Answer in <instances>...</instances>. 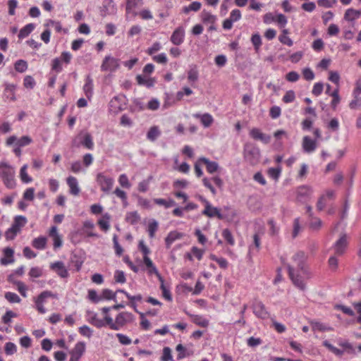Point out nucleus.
<instances>
[{
	"mask_svg": "<svg viewBox=\"0 0 361 361\" xmlns=\"http://www.w3.org/2000/svg\"><path fill=\"white\" fill-rule=\"evenodd\" d=\"M305 259V252H298L292 257L291 263L288 265L290 280L296 287L302 290H305V283L298 272L304 270Z\"/></svg>",
	"mask_w": 361,
	"mask_h": 361,
	"instance_id": "1",
	"label": "nucleus"
},
{
	"mask_svg": "<svg viewBox=\"0 0 361 361\" xmlns=\"http://www.w3.org/2000/svg\"><path fill=\"white\" fill-rule=\"evenodd\" d=\"M0 179L6 188L14 189L17 185L14 167L7 162H0Z\"/></svg>",
	"mask_w": 361,
	"mask_h": 361,
	"instance_id": "2",
	"label": "nucleus"
},
{
	"mask_svg": "<svg viewBox=\"0 0 361 361\" xmlns=\"http://www.w3.org/2000/svg\"><path fill=\"white\" fill-rule=\"evenodd\" d=\"M134 317L128 312H121L116 315L114 319L110 315H106L108 327L114 331H119L127 324L133 322Z\"/></svg>",
	"mask_w": 361,
	"mask_h": 361,
	"instance_id": "3",
	"label": "nucleus"
},
{
	"mask_svg": "<svg viewBox=\"0 0 361 361\" xmlns=\"http://www.w3.org/2000/svg\"><path fill=\"white\" fill-rule=\"evenodd\" d=\"M72 146L75 147H83L92 150L94 143L92 135L87 131H80L72 140Z\"/></svg>",
	"mask_w": 361,
	"mask_h": 361,
	"instance_id": "4",
	"label": "nucleus"
},
{
	"mask_svg": "<svg viewBox=\"0 0 361 361\" xmlns=\"http://www.w3.org/2000/svg\"><path fill=\"white\" fill-rule=\"evenodd\" d=\"M72 59V54L68 51L61 53L60 57L55 58L51 61V70L57 73H61L63 70V62L66 64L70 63Z\"/></svg>",
	"mask_w": 361,
	"mask_h": 361,
	"instance_id": "5",
	"label": "nucleus"
},
{
	"mask_svg": "<svg viewBox=\"0 0 361 361\" xmlns=\"http://www.w3.org/2000/svg\"><path fill=\"white\" fill-rule=\"evenodd\" d=\"M120 67V60L111 56H106L101 65V71L115 72Z\"/></svg>",
	"mask_w": 361,
	"mask_h": 361,
	"instance_id": "6",
	"label": "nucleus"
},
{
	"mask_svg": "<svg viewBox=\"0 0 361 361\" xmlns=\"http://www.w3.org/2000/svg\"><path fill=\"white\" fill-rule=\"evenodd\" d=\"M96 181L99 185L101 190L106 193L112 189L114 183L111 177L107 176L103 173H99L97 175Z\"/></svg>",
	"mask_w": 361,
	"mask_h": 361,
	"instance_id": "7",
	"label": "nucleus"
},
{
	"mask_svg": "<svg viewBox=\"0 0 361 361\" xmlns=\"http://www.w3.org/2000/svg\"><path fill=\"white\" fill-rule=\"evenodd\" d=\"M313 193V190L308 185H300L295 189L296 200L300 202L308 201Z\"/></svg>",
	"mask_w": 361,
	"mask_h": 361,
	"instance_id": "8",
	"label": "nucleus"
},
{
	"mask_svg": "<svg viewBox=\"0 0 361 361\" xmlns=\"http://www.w3.org/2000/svg\"><path fill=\"white\" fill-rule=\"evenodd\" d=\"M252 312L259 319H267L269 317V312L262 301L255 300L252 305Z\"/></svg>",
	"mask_w": 361,
	"mask_h": 361,
	"instance_id": "9",
	"label": "nucleus"
},
{
	"mask_svg": "<svg viewBox=\"0 0 361 361\" xmlns=\"http://www.w3.org/2000/svg\"><path fill=\"white\" fill-rule=\"evenodd\" d=\"M86 350V344L83 341H78L70 351V360L79 361Z\"/></svg>",
	"mask_w": 361,
	"mask_h": 361,
	"instance_id": "10",
	"label": "nucleus"
},
{
	"mask_svg": "<svg viewBox=\"0 0 361 361\" xmlns=\"http://www.w3.org/2000/svg\"><path fill=\"white\" fill-rule=\"evenodd\" d=\"M202 214L209 218L216 217L220 220H223L226 218V216H224L221 213L219 208L212 206L211 203L204 207V210L202 212Z\"/></svg>",
	"mask_w": 361,
	"mask_h": 361,
	"instance_id": "11",
	"label": "nucleus"
},
{
	"mask_svg": "<svg viewBox=\"0 0 361 361\" xmlns=\"http://www.w3.org/2000/svg\"><path fill=\"white\" fill-rule=\"evenodd\" d=\"M250 136L255 140H259L264 144H268L271 141V136L263 133L259 128H253L250 130Z\"/></svg>",
	"mask_w": 361,
	"mask_h": 361,
	"instance_id": "12",
	"label": "nucleus"
},
{
	"mask_svg": "<svg viewBox=\"0 0 361 361\" xmlns=\"http://www.w3.org/2000/svg\"><path fill=\"white\" fill-rule=\"evenodd\" d=\"M347 246V236L345 234H343L334 244L335 254L338 256H341L345 253Z\"/></svg>",
	"mask_w": 361,
	"mask_h": 361,
	"instance_id": "13",
	"label": "nucleus"
},
{
	"mask_svg": "<svg viewBox=\"0 0 361 361\" xmlns=\"http://www.w3.org/2000/svg\"><path fill=\"white\" fill-rule=\"evenodd\" d=\"M185 39V30L183 27H178L173 32L170 40L176 46L180 45Z\"/></svg>",
	"mask_w": 361,
	"mask_h": 361,
	"instance_id": "14",
	"label": "nucleus"
},
{
	"mask_svg": "<svg viewBox=\"0 0 361 361\" xmlns=\"http://www.w3.org/2000/svg\"><path fill=\"white\" fill-rule=\"evenodd\" d=\"M87 321L89 322V323L96 326L97 328L108 326L106 322V315L104 317V319H99L97 313L90 312Z\"/></svg>",
	"mask_w": 361,
	"mask_h": 361,
	"instance_id": "15",
	"label": "nucleus"
},
{
	"mask_svg": "<svg viewBox=\"0 0 361 361\" xmlns=\"http://www.w3.org/2000/svg\"><path fill=\"white\" fill-rule=\"evenodd\" d=\"M50 269L54 271L61 278H67L69 275L68 269L64 266L63 262L61 261L51 263Z\"/></svg>",
	"mask_w": 361,
	"mask_h": 361,
	"instance_id": "16",
	"label": "nucleus"
},
{
	"mask_svg": "<svg viewBox=\"0 0 361 361\" xmlns=\"http://www.w3.org/2000/svg\"><path fill=\"white\" fill-rule=\"evenodd\" d=\"M192 116L195 118L199 119L201 124L203 126L204 128L210 127L214 121L212 115H211L209 113H204V114L196 113V114H193Z\"/></svg>",
	"mask_w": 361,
	"mask_h": 361,
	"instance_id": "17",
	"label": "nucleus"
},
{
	"mask_svg": "<svg viewBox=\"0 0 361 361\" xmlns=\"http://www.w3.org/2000/svg\"><path fill=\"white\" fill-rule=\"evenodd\" d=\"M16 87L13 84H6L5 89L4 90L3 97L5 101L9 100L15 102L16 100Z\"/></svg>",
	"mask_w": 361,
	"mask_h": 361,
	"instance_id": "18",
	"label": "nucleus"
},
{
	"mask_svg": "<svg viewBox=\"0 0 361 361\" xmlns=\"http://www.w3.org/2000/svg\"><path fill=\"white\" fill-rule=\"evenodd\" d=\"M14 251L11 247H6L4 250V255L0 260V263L1 265L6 266L8 264H12L14 262Z\"/></svg>",
	"mask_w": 361,
	"mask_h": 361,
	"instance_id": "19",
	"label": "nucleus"
},
{
	"mask_svg": "<svg viewBox=\"0 0 361 361\" xmlns=\"http://www.w3.org/2000/svg\"><path fill=\"white\" fill-rule=\"evenodd\" d=\"M49 235L52 238L54 242V248L56 249L62 245V239L61 236L59 234L57 231L56 226H51L49 232Z\"/></svg>",
	"mask_w": 361,
	"mask_h": 361,
	"instance_id": "20",
	"label": "nucleus"
},
{
	"mask_svg": "<svg viewBox=\"0 0 361 361\" xmlns=\"http://www.w3.org/2000/svg\"><path fill=\"white\" fill-rule=\"evenodd\" d=\"M8 281L16 286L18 291L23 297H27V287L23 282L20 281H15L13 279V274H10L8 276Z\"/></svg>",
	"mask_w": 361,
	"mask_h": 361,
	"instance_id": "21",
	"label": "nucleus"
},
{
	"mask_svg": "<svg viewBox=\"0 0 361 361\" xmlns=\"http://www.w3.org/2000/svg\"><path fill=\"white\" fill-rule=\"evenodd\" d=\"M302 148L305 152H312L317 148V142L308 136H305L302 139Z\"/></svg>",
	"mask_w": 361,
	"mask_h": 361,
	"instance_id": "22",
	"label": "nucleus"
},
{
	"mask_svg": "<svg viewBox=\"0 0 361 361\" xmlns=\"http://www.w3.org/2000/svg\"><path fill=\"white\" fill-rule=\"evenodd\" d=\"M200 161H202V164L206 166L207 171L211 174L217 171L219 168L217 162L210 161L206 157H200Z\"/></svg>",
	"mask_w": 361,
	"mask_h": 361,
	"instance_id": "23",
	"label": "nucleus"
},
{
	"mask_svg": "<svg viewBox=\"0 0 361 361\" xmlns=\"http://www.w3.org/2000/svg\"><path fill=\"white\" fill-rule=\"evenodd\" d=\"M93 80L90 75H87L85 79V82L83 85V91L88 99H91L93 95Z\"/></svg>",
	"mask_w": 361,
	"mask_h": 361,
	"instance_id": "24",
	"label": "nucleus"
},
{
	"mask_svg": "<svg viewBox=\"0 0 361 361\" xmlns=\"http://www.w3.org/2000/svg\"><path fill=\"white\" fill-rule=\"evenodd\" d=\"M110 220L111 215L109 213H105L98 220L97 224L103 231L106 232L110 228Z\"/></svg>",
	"mask_w": 361,
	"mask_h": 361,
	"instance_id": "25",
	"label": "nucleus"
},
{
	"mask_svg": "<svg viewBox=\"0 0 361 361\" xmlns=\"http://www.w3.org/2000/svg\"><path fill=\"white\" fill-rule=\"evenodd\" d=\"M67 184L70 188L71 194L78 195L80 193V188L76 178L69 176L66 180Z\"/></svg>",
	"mask_w": 361,
	"mask_h": 361,
	"instance_id": "26",
	"label": "nucleus"
},
{
	"mask_svg": "<svg viewBox=\"0 0 361 361\" xmlns=\"http://www.w3.org/2000/svg\"><path fill=\"white\" fill-rule=\"evenodd\" d=\"M183 237V234L178 231H171L165 238V243L167 248H169L172 243Z\"/></svg>",
	"mask_w": 361,
	"mask_h": 361,
	"instance_id": "27",
	"label": "nucleus"
},
{
	"mask_svg": "<svg viewBox=\"0 0 361 361\" xmlns=\"http://www.w3.org/2000/svg\"><path fill=\"white\" fill-rule=\"evenodd\" d=\"M289 30L288 29H283L281 34L279 37V40L283 44H286L288 47H291L293 44V40L288 37Z\"/></svg>",
	"mask_w": 361,
	"mask_h": 361,
	"instance_id": "28",
	"label": "nucleus"
},
{
	"mask_svg": "<svg viewBox=\"0 0 361 361\" xmlns=\"http://www.w3.org/2000/svg\"><path fill=\"white\" fill-rule=\"evenodd\" d=\"M188 315H189L192 318V321L195 324L200 326L202 327H207L209 325V321L202 316L191 314L186 312Z\"/></svg>",
	"mask_w": 361,
	"mask_h": 361,
	"instance_id": "29",
	"label": "nucleus"
},
{
	"mask_svg": "<svg viewBox=\"0 0 361 361\" xmlns=\"http://www.w3.org/2000/svg\"><path fill=\"white\" fill-rule=\"evenodd\" d=\"M160 135L161 131L159 127L157 126H154L149 129L147 133V138L149 140L154 142L157 139L158 137H159Z\"/></svg>",
	"mask_w": 361,
	"mask_h": 361,
	"instance_id": "30",
	"label": "nucleus"
},
{
	"mask_svg": "<svg viewBox=\"0 0 361 361\" xmlns=\"http://www.w3.org/2000/svg\"><path fill=\"white\" fill-rule=\"evenodd\" d=\"M35 29V25L33 23H29L25 25L20 29L18 33L19 39H24L27 37Z\"/></svg>",
	"mask_w": 361,
	"mask_h": 361,
	"instance_id": "31",
	"label": "nucleus"
},
{
	"mask_svg": "<svg viewBox=\"0 0 361 361\" xmlns=\"http://www.w3.org/2000/svg\"><path fill=\"white\" fill-rule=\"evenodd\" d=\"M221 235L226 242V243L231 246H233L235 244V238L228 228H224L222 230Z\"/></svg>",
	"mask_w": 361,
	"mask_h": 361,
	"instance_id": "32",
	"label": "nucleus"
},
{
	"mask_svg": "<svg viewBox=\"0 0 361 361\" xmlns=\"http://www.w3.org/2000/svg\"><path fill=\"white\" fill-rule=\"evenodd\" d=\"M47 238L40 236L33 239L32 245L37 250H44L47 245Z\"/></svg>",
	"mask_w": 361,
	"mask_h": 361,
	"instance_id": "33",
	"label": "nucleus"
},
{
	"mask_svg": "<svg viewBox=\"0 0 361 361\" xmlns=\"http://www.w3.org/2000/svg\"><path fill=\"white\" fill-rule=\"evenodd\" d=\"M137 83L140 85H145L147 87L154 86L155 80L153 78H147L141 75H138L136 77Z\"/></svg>",
	"mask_w": 361,
	"mask_h": 361,
	"instance_id": "34",
	"label": "nucleus"
},
{
	"mask_svg": "<svg viewBox=\"0 0 361 361\" xmlns=\"http://www.w3.org/2000/svg\"><path fill=\"white\" fill-rule=\"evenodd\" d=\"M154 202L157 205L164 207L166 209L176 205V202L172 199L165 200L163 198H154Z\"/></svg>",
	"mask_w": 361,
	"mask_h": 361,
	"instance_id": "35",
	"label": "nucleus"
},
{
	"mask_svg": "<svg viewBox=\"0 0 361 361\" xmlns=\"http://www.w3.org/2000/svg\"><path fill=\"white\" fill-rule=\"evenodd\" d=\"M281 171L282 169L281 166L276 168L271 167L267 170V175L275 181H278L281 176Z\"/></svg>",
	"mask_w": 361,
	"mask_h": 361,
	"instance_id": "36",
	"label": "nucleus"
},
{
	"mask_svg": "<svg viewBox=\"0 0 361 361\" xmlns=\"http://www.w3.org/2000/svg\"><path fill=\"white\" fill-rule=\"evenodd\" d=\"M140 219V216L137 211L128 212L126 215V221L133 225L137 224Z\"/></svg>",
	"mask_w": 361,
	"mask_h": 361,
	"instance_id": "37",
	"label": "nucleus"
},
{
	"mask_svg": "<svg viewBox=\"0 0 361 361\" xmlns=\"http://www.w3.org/2000/svg\"><path fill=\"white\" fill-rule=\"evenodd\" d=\"M27 165L24 164L20 170V178L23 183H28L32 182V178L28 175L27 172Z\"/></svg>",
	"mask_w": 361,
	"mask_h": 361,
	"instance_id": "38",
	"label": "nucleus"
},
{
	"mask_svg": "<svg viewBox=\"0 0 361 361\" xmlns=\"http://www.w3.org/2000/svg\"><path fill=\"white\" fill-rule=\"evenodd\" d=\"M359 18L358 10L348 8L344 14V19L348 21H353Z\"/></svg>",
	"mask_w": 361,
	"mask_h": 361,
	"instance_id": "39",
	"label": "nucleus"
},
{
	"mask_svg": "<svg viewBox=\"0 0 361 361\" xmlns=\"http://www.w3.org/2000/svg\"><path fill=\"white\" fill-rule=\"evenodd\" d=\"M209 258L210 259L215 261L221 269H227L228 266V262L226 259L224 257H218L214 254L210 255Z\"/></svg>",
	"mask_w": 361,
	"mask_h": 361,
	"instance_id": "40",
	"label": "nucleus"
},
{
	"mask_svg": "<svg viewBox=\"0 0 361 361\" xmlns=\"http://www.w3.org/2000/svg\"><path fill=\"white\" fill-rule=\"evenodd\" d=\"M159 281L161 283L160 289L161 290V292H162V296L166 300L171 301L172 300L171 293L169 288L168 287H166V286L164 284V278L162 279V281Z\"/></svg>",
	"mask_w": 361,
	"mask_h": 361,
	"instance_id": "41",
	"label": "nucleus"
},
{
	"mask_svg": "<svg viewBox=\"0 0 361 361\" xmlns=\"http://www.w3.org/2000/svg\"><path fill=\"white\" fill-rule=\"evenodd\" d=\"M28 65L26 61L20 59L16 61L14 64L15 70L18 73H24L27 69Z\"/></svg>",
	"mask_w": 361,
	"mask_h": 361,
	"instance_id": "42",
	"label": "nucleus"
},
{
	"mask_svg": "<svg viewBox=\"0 0 361 361\" xmlns=\"http://www.w3.org/2000/svg\"><path fill=\"white\" fill-rule=\"evenodd\" d=\"M359 94H360L353 92L354 98L349 104V107L351 109H358L361 107V97H359Z\"/></svg>",
	"mask_w": 361,
	"mask_h": 361,
	"instance_id": "43",
	"label": "nucleus"
},
{
	"mask_svg": "<svg viewBox=\"0 0 361 361\" xmlns=\"http://www.w3.org/2000/svg\"><path fill=\"white\" fill-rule=\"evenodd\" d=\"M142 5V0H126V10L128 13Z\"/></svg>",
	"mask_w": 361,
	"mask_h": 361,
	"instance_id": "44",
	"label": "nucleus"
},
{
	"mask_svg": "<svg viewBox=\"0 0 361 361\" xmlns=\"http://www.w3.org/2000/svg\"><path fill=\"white\" fill-rule=\"evenodd\" d=\"M158 227L159 224L155 220H152L149 223L147 232L150 238H153L155 236V233L157 232Z\"/></svg>",
	"mask_w": 361,
	"mask_h": 361,
	"instance_id": "45",
	"label": "nucleus"
},
{
	"mask_svg": "<svg viewBox=\"0 0 361 361\" xmlns=\"http://www.w3.org/2000/svg\"><path fill=\"white\" fill-rule=\"evenodd\" d=\"M251 42L254 46L255 50L258 51L262 46V38L258 33L253 34L251 37Z\"/></svg>",
	"mask_w": 361,
	"mask_h": 361,
	"instance_id": "46",
	"label": "nucleus"
},
{
	"mask_svg": "<svg viewBox=\"0 0 361 361\" xmlns=\"http://www.w3.org/2000/svg\"><path fill=\"white\" fill-rule=\"evenodd\" d=\"M32 142V140L30 137L27 135L22 136L20 139L17 140L16 142V145L21 147L27 146Z\"/></svg>",
	"mask_w": 361,
	"mask_h": 361,
	"instance_id": "47",
	"label": "nucleus"
},
{
	"mask_svg": "<svg viewBox=\"0 0 361 361\" xmlns=\"http://www.w3.org/2000/svg\"><path fill=\"white\" fill-rule=\"evenodd\" d=\"M323 345L327 348L331 353L338 356H341L343 354V350H341L333 345H331L328 341H323Z\"/></svg>",
	"mask_w": 361,
	"mask_h": 361,
	"instance_id": "48",
	"label": "nucleus"
},
{
	"mask_svg": "<svg viewBox=\"0 0 361 361\" xmlns=\"http://www.w3.org/2000/svg\"><path fill=\"white\" fill-rule=\"evenodd\" d=\"M5 298L11 303H20L21 301L20 297L13 292H6L5 293Z\"/></svg>",
	"mask_w": 361,
	"mask_h": 361,
	"instance_id": "49",
	"label": "nucleus"
},
{
	"mask_svg": "<svg viewBox=\"0 0 361 361\" xmlns=\"http://www.w3.org/2000/svg\"><path fill=\"white\" fill-rule=\"evenodd\" d=\"M202 20L205 23L214 24L216 21L215 16L206 11L202 13Z\"/></svg>",
	"mask_w": 361,
	"mask_h": 361,
	"instance_id": "50",
	"label": "nucleus"
},
{
	"mask_svg": "<svg viewBox=\"0 0 361 361\" xmlns=\"http://www.w3.org/2000/svg\"><path fill=\"white\" fill-rule=\"evenodd\" d=\"M160 361H173L171 355V350L169 347H164L163 348L162 355L160 357Z\"/></svg>",
	"mask_w": 361,
	"mask_h": 361,
	"instance_id": "51",
	"label": "nucleus"
},
{
	"mask_svg": "<svg viewBox=\"0 0 361 361\" xmlns=\"http://www.w3.org/2000/svg\"><path fill=\"white\" fill-rule=\"evenodd\" d=\"M338 92H339L338 88H336L330 94V96H331L333 98L331 100V104L332 108H334V109H335L337 106V105L339 104L340 100H341Z\"/></svg>",
	"mask_w": 361,
	"mask_h": 361,
	"instance_id": "52",
	"label": "nucleus"
},
{
	"mask_svg": "<svg viewBox=\"0 0 361 361\" xmlns=\"http://www.w3.org/2000/svg\"><path fill=\"white\" fill-rule=\"evenodd\" d=\"M36 85L35 80L31 75H26L23 80V86L27 89H33Z\"/></svg>",
	"mask_w": 361,
	"mask_h": 361,
	"instance_id": "53",
	"label": "nucleus"
},
{
	"mask_svg": "<svg viewBox=\"0 0 361 361\" xmlns=\"http://www.w3.org/2000/svg\"><path fill=\"white\" fill-rule=\"evenodd\" d=\"M114 194H115V195L116 197H118V198H120L122 200L124 206H126L128 204L127 194H126V192L125 191H123V190H121L120 188H117L114 191Z\"/></svg>",
	"mask_w": 361,
	"mask_h": 361,
	"instance_id": "54",
	"label": "nucleus"
},
{
	"mask_svg": "<svg viewBox=\"0 0 361 361\" xmlns=\"http://www.w3.org/2000/svg\"><path fill=\"white\" fill-rule=\"evenodd\" d=\"M202 4L199 1H193L188 6L183 8V12L188 13L189 11H198L201 8Z\"/></svg>",
	"mask_w": 361,
	"mask_h": 361,
	"instance_id": "55",
	"label": "nucleus"
},
{
	"mask_svg": "<svg viewBox=\"0 0 361 361\" xmlns=\"http://www.w3.org/2000/svg\"><path fill=\"white\" fill-rule=\"evenodd\" d=\"M78 332L83 336L90 338L92 336L93 331L87 325H83L78 329Z\"/></svg>",
	"mask_w": 361,
	"mask_h": 361,
	"instance_id": "56",
	"label": "nucleus"
},
{
	"mask_svg": "<svg viewBox=\"0 0 361 361\" xmlns=\"http://www.w3.org/2000/svg\"><path fill=\"white\" fill-rule=\"evenodd\" d=\"M268 225L269 226V234L272 236L278 235L279 232V227L277 226L276 222L273 219L268 221Z\"/></svg>",
	"mask_w": 361,
	"mask_h": 361,
	"instance_id": "57",
	"label": "nucleus"
},
{
	"mask_svg": "<svg viewBox=\"0 0 361 361\" xmlns=\"http://www.w3.org/2000/svg\"><path fill=\"white\" fill-rule=\"evenodd\" d=\"M54 296V295L51 291L44 290L42 292L35 300L37 302H42V303L44 304L46 302L47 298Z\"/></svg>",
	"mask_w": 361,
	"mask_h": 361,
	"instance_id": "58",
	"label": "nucleus"
},
{
	"mask_svg": "<svg viewBox=\"0 0 361 361\" xmlns=\"http://www.w3.org/2000/svg\"><path fill=\"white\" fill-rule=\"evenodd\" d=\"M43 274V270L39 267H32L28 273L31 278H39Z\"/></svg>",
	"mask_w": 361,
	"mask_h": 361,
	"instance_id": "59",
	"label": "nucleus"
},
{
	"mask_svg": "<svg viewBox=\"0 0 361 361\" xmlns=\"http://www.w3.org/2000/svg\"><path fill=\"white\" fill-rule=\"evenodd\" d=\"M88 299L94 303H97L102 300L101 295H98L97 291L93 289L88 290Z\"/></svg>",
	"mask_w": 361,
	"mask_h": 361,
	"instance_id": "60",
	"label": "nucleus"
},
{
	"mask_svg": "<svg viewBox=\"0 0 361 361\" xmlns=\"http://www.w3.org/2000/svg\"><path fill=\"white\" fill-rule=\"evenodd\" d=\"M116 336L118 338V342L122 345H128L132 343L131 339L125 334L118 333L116 334Z\"/></svg>",
	"mask_w": 361,
	"mask_h": 361,
	"instance_id": "61",
	"label": "nucleus"
},
{
	"mask_svg": "<svg viewBox=\"0 0 361 361\" xmlns=\"http://www.w3.org/2000/svg\"><path fill=\"white\" fill-rule=\"evenodd\" d=\"M118 183L123 188L129 189L131 187V184L129 182L128 178L125 173L119 176Z\"/></svg>",
	"mask_w": 361,
	"mask_h": 361,
	"instance_id": "62",
	"label": "nucleus"
},
{
	"mask_svg": "<svg viewBox=\"0 0 361 361\" xmlns=\"http://www.w3.org/2000/svg\"><path fill=\"white\" fill-rule=\"evenodd\" d=\"M4 350L6 355H13L17 351V347L16 344L11 342H8L5 344Z\"/></svg>",
	"mask_w": 361,
	"mask_h": 361,
	"instance_id": "63",
	"label": "nucleus"
},
{
	"mask_svg": "<svg viewBox=\"0 0 361 361\" xmlns=\"http://www.w3.org/2000/svg\"><path fill=\"white\" fill-rule=\"evenodd\" d=\"M274 22H276L281 27H284L288 23L287 18L282 13L274 16Z\"/></svg>",
	"mask_w": 361,
	"mask_h": 361,
	"instance_id": "64",
	"label": "nucleus"
}]
</instances>
